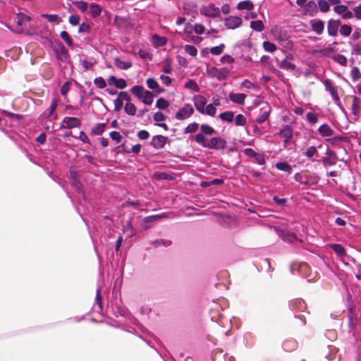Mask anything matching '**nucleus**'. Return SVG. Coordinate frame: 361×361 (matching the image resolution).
Masks as SVG:
<instances>
[{
  "mask_svg": "<svg viewBox=\"0 0 361 361\" xmlns=\"http://www.w3.org/2000/svg\"><path fill=\"white\" fill-rule=\"evenodd\" d=\"M101 11V7L98 4L92 3L90 5V12L92 17L95 18L99 16Z\"/></svg>",
  "mask_w": 361,
  "mask_h": 361,
  "instance_id": "c85d7f7f",
  "label": "nucleus"
},
{
  "mask_svg": "<svg viewBox=\"0 0 361 361\" xmlns=\"http://www.w3.org/2000/svg\"><path fill=\"white\" fill-rule=\"evenodd\" d=\"M194 32L197 35H202L205 32V27L202 24H195L193 26Z\"/></svg>",
  "mask_w": 361,
  "mask_h": 361,
  "instance_id": "6e6d98bb",
  "label": "nucleus"
},
{
  "mask_svg": "<svg viewBox=\"0 0 361 361\" xmlns=\"http://www.w3.org/2000/svg\"><path fill=\"white\" fill-rule=\"evenodd\" d=\"M233 121L236 126H243L246 123L247 119L243 114H238Z\"/></svg>",
  "mask_w": 361,
  "mask_h": 361,
  "instance_id": "58836bf2",
  "label": "nucleus"
},
{
  "mask_svg": "<svg viewBox=\"0 0 361 361\" xmlns=\"http://www.w3.org/2000/svg\"><path fill=\"white\" fill-rule=\"evenodd\" d=\"M94 83L97 87L101 89L105 87L106 85L104 79L102 77L96 78L94 80Z\"/></svg>",
  "mask_w": 361,
  "mask_h": 361,
  "instance_id": "8fccbe9b",
  "label": "nucleus"
},
{
  "mask_svg": "<svg viewBox=\"0 0 361 361\" xmlns=\"http://www.w3.org/2000/svg\"><path fill=\"white\" fill-rule=\"evenodd\" d=\"M254 8L253 3L250 0L243 1L238 4L237 8L238 10L251 11Z\"/></svg>",
  "mask_w": 361,
  "mask_h": 361,
  "instance_id": "b1692460",
  "label": "nucleus"
},
{
  "mask_svg": "<svg viewBox=\"0 0 361 361\" xmlns=\"http://www.w3.org/2000/svg\"><path fill=\"white\" fill-rule=\"evenodd\" d=\"M233 117H234V113L231 111L223 112L219 115V118L221 120L228 121L229 123H231L233 121Z\"/></svg>",
  "mask_w": 361,
  "mask_h": 361,
  "instance_id": "2f4dec72",
  "label": "nucleus"
},
{
  "mask_svg": "<svg viewBox=\"0 0 361 361\" xmlns=\"http://www.w3.org/2000/svg\"><path fill=\"white\" fill-rule=\"evenodd\" d=\"M318 7L321 12L326 13L330 9V6L329 2L326 0H319L318 1Z\"/></svg>",
  "mask_w": 361,
  "mask_h": 361,
  "instance_id": "473e14b6",
  "label": "nucleus"
},
{
  "mask_svg": "<svg viewBox=\"0 0 361 361\" xmlns=\"http://www.w3.org/2000/svg\"><path fill=\"white\" fill-rule=\"evenodd\" d=\"M326 156L327 157L324 160V164L325 165H334L336 162V153L333 151L326 150Z\"/></svg>",
  "mask_w": 361,
  "mask_h": 361,
  "instance_id": "aec40b11",
  "label": "nucleus"
},
{
  "mask_svg": "<svg viewBox=\"0 0 361 361\" xmlns=\"http://www.w3.org/2000/svg\"><path fill=\"white\" fill-rule=\"evenodd\" d=\"M212 71H215L214 77H216L219 80H221L226 78L229 74V70L226 68L218 69L215 67H212L209 70V73H212Z\"/></svg>",
  "mask_w": 361,
  "mask_h": 361,
  "instance_id": "ddd939ff",
  "label": "nucleus"
},
{
  "mask_svg": "<svg viewBox=\"0 0 361 361\" xmlns=\"http://www.w3.org/2000/svg\"><path fill=\"white\" fill-rule=\"evenodd\" d=\"M184 49L191 56H195L197 54V49L192 45H185Z\"/></svg>",
  "mask_w": 361,
  "mask_h": 361,
  "instance_id": "49530a36",
  "label": "nucleus"
},
{
  "mask_svg": "<svg viewBox=\"0 0 361 361\" xmlns=\"http://www.w3.org/2000/svg\"><path fill=\"white\" fill-rule=\"evenodd\" d=\"M339 32L341 35L348 37L351 34L352 28L348 25H343L341 26Z\"/></svg>",
  "mask_w": 361,
  "mask_h": 361,
  "instance_id": "e433bc0d",
  "label": "nucleus"
},
{
  "mask_svg": "<svg viewBox=\"0 0 361 361\" xmlns=\"http://www.w3.org/2000/svg\"><path fill=\"white\" fill-rule=\"evenodd\" d=\"M334 60L340 63L342 66H346L347 65V59L345 56L341 55V54H337L334 56Z\"/></svg>",
  "mask_w": 361,
  "mask_h": 361,
  "instance_id": "3c124183",
  "label": "nucleus"
},
{
  "mask_svg": "<svg viewBox=\"0 0 361 361\" xmlns=\"http://www.w3.org/2000/svg\"><path fill=\"white\" fill-rule=\"evenodd\" d=\"M142 102L147 105H151L153 102V94L149 91H147L145 94L142 97Z\"/></svg>",
  "mask_w": 361,
  "mask_h": 361,
  "instance_id": "c9c22d12",
  "label": "nucleus"
},
{
  "mask_svg": "<svg viewBox=\"0 0 361 361\" xmlns=\"http://www.w3.org/2000/svg\"><path fill=\"white\" fill-rule=\"evenodd\" d=\"M197 6L195 3L192 1L185 2L183 4V9L185 14L190 15L193 11H195Z\"/></svg>",
  "mask_w": 361,
  "mask_h": 361,
  "instance_id": "bb28decb",
  "label": "nucleus"
},
{
  "mask_svg": "<svg viewBox=\"0 0 361 361\" xmlns=\"http://www.w3.org/2000/svg\"><path fill=\"white\" fill-rule=\"evenodd\" d=\"M300 12L304 16H314L317 13V6L314 1H310L300 8Z\"/></svg>",
  "mask_w": 361,
  "mask_h": 361,
  "instance_id": "7ed1b4c3",
  "label": "nucleus"
},
{
  "mask_svg": "<svg viewBox=\"0 0 361 361\" xmlns=\"http://www.w3.org/2000/svg\"><path fill=\"white\" fill-rule=\"evenodd\" d=\"M307 119L312 123H316L317 122V115L311 112L307 114Z\"/></svg>",
  "mask_w": 361,
  "mask_h": 361,
  "instance_id": "e2e57ef3",
  "label": "nucleus"
},
{
  "mask_svg": "<svg viewBox=\"0 0 361 361\" xmlns=\"http://www.w3.org/2000/svg\"><path fill=\"white\" fill-rule=\"evenodd\" d=\"M361 101L357 97H354L352 106V111L354 114H357L360 109Z\"/></svg>",
  "mask_w": 361,
  "mask_h": 361,
  "instance_id": "a18cd8bd",
  "label": "nucleus"
},
{
  "mask_svg": "<svg viewBox=\"0 0 361 361\" xmlns=\"http://www.w3.org/2000/svg\"><path fill=\"white\" fill-rule=\"evenodd\" d=\"M166 116L161 112H156L154 115V120L156 122H161L165 121Z\"/></svg>",
  "mask_w": 361,
  "mask_h": 361,
  "instance_id": "680f3d73",
  "label": "nucleus"
},
{
  "mask_svg": "<svg viewBox=\"0 0 361 361\" xmlns=\"http://www.w3.org/2000/svg\"><path fill=\"white\" fill-rule=\"evenodd\" d=\"M74 5L81 11H86L88 8V4L85 1H75Z\"/></svg>",
  "mask_w": 361,
  "mask_h": 361,
  "instance_id": "603ef678",
  "label": "nucleus"
},
{
  "mask_svg": "<svg viewBox=\"0 0 361 361\" xmlns=\"http://www.w3.org/2000/svg\"><path fill=\"white\" fill-rule=\"evenodd\" d=\"M105 128V125L103 123L97 124L92 129V133L95 135H100L103 133Z\"/></svg>",
  "mask_w": 361,
  "mask_h": 361,
  "instance_id": "5fc2aeb1",
  "label": "nucleus"
},
{
  "mask_svg": "<svg viewBox=\"0 0 361 361\" xmlns=\"http://www.w3.org/2000/svg\"><path fill=\"white\" fill-rule=\"evenodd\" d=\"M185 87L187 89L192 90L195 92L200 91V88H199L198 85H197V83L194 80H190L185 82Z\"/></svg>",
  "mask_w": 361,
  "mask_h": 361,
  "instance_id": "c03bdc74",
  "label": "nucleus"
},
{
  "mask_svg": "<svg viewBox=\"0 0 361 361\" xmlns=\"http://www.w3.org/2000/svg\"><path fill=\"white\" fill-rule=\"evenodd\" d=\"M108 84L109 85L115 86L118 89H124L127 87V83L124 79H118L113 75L108 78Z\"/></svg>",
  "mask_w": 361,
  "mask_h": 361,
  "instance_id": "f8f14e48",
  "label": "nucleus"
},
{
  "mask_svg": "<svg viewBox=\"0 0 361 361\" xmlns=\"http://www.w3.org/2000/svg\"><path fill=\"white\" fill-rule=\"evenodd\" d=\"M194 114V109L190 104H185L176 114V118L178 120H185L190 118Z\"/></svg>",
  "mask_w": 361,
  "mask_h": 361,
  "instance_id": "f03ea898",
  "label": "nucleus"
},
{
  "mask_svg": "<svg viewBox=\"0 0 361 361\" xmlns=\"http://www.w3.org/2000/svg\"><path fill=\"white\" fill-rule=\"evenodd\" d=\"M246 97V94L242 93H231L229 94L231 101L238 104H244Z\"/></svg>",
  "mask_w": 361,
  "mask_h": 361,
  "instance_id": "f3484780",
  "label": "nucleus"
},
{
  "mask_svg": "<svg viewBox=\"0 0 361 361\" xmlns=\"http://www.w3.org/2000/svg\"><path fill=\"white\" fill-rule=\"evenodd\" d=\"M110 137L113 140H115L117 143L121 142L122 135L117 131H113L110 133Z\"/></svg>",
  "mask_w": 361,
  "mask_h": 361,
  "instance_id": "4d7b16f0",
  "label": "nucleus"
},
{
  "mask_svg": "<svg viewBox=\"0 0 361 361\" xmlns=\"http://www.w3.org/2000/svg\"><path fill=\"white\" fill-rule=\"evenodd\" d=\"M225 141L220 137H214L211 138L207 143V148L209 149H220L225 146Z\"/></svg>",
  "mask_w": 361,
  "mask_h": 361,
  "instance_id": "1a4fd4ad",
  "label": "nucleus"
},
{
  "mask_svg": "<svg viewBox=\"0 0 361 361\" xmlns=\"http://www.w3.org/2000/svg\"><path fill=\"white\" fill-rule=\"evenodd\" d=\"M263 48L266 51L274 52L276 49V46L272 42L265 41L263 42Z\"/></svg>",
  "mask_w": 361,
  "mask_h": 361,
  "instance_id": "ea45409f",
  "label": "nucleus"
},
{
  "mask_svg": "<svg viewBox=\"0 0 361 361\" xmlns=\"http://www.w3.org/2000/svg\"><path fill=\"white\" fill-rule=\"evenodd\" d=\"M156 106L159 109H166L169 107V103L167 100L163 98H159L157 101Z\"/></svg>",
  "mask_w": 361,
  "mask_h": 361,
  "instance_id": "37998d69",
  "label": "nucleus"
},
{
  "mask_svg": "<svg viewBox=\"0 0 361 361\" xmlns=\"http://www.w3.org/2000/svg\"><path fill=\"white\" fill-rule=\"evenodd\" d=\"M200 133L207 135H212L215 133V130L212 126L207 124H202L200 126Z\"/></svg>",
  "mask_w": 361,
  "mask_h": 361,
  "instance_id": "c756f323",
  "label": "nucleus"
},
{
  "mask_svg": "<svg viewBox=\"0 0 361 361\" xmlns=\"http://www.w3.org/2000/svg\"><path fill=\"white\" fill-rule=\"evenodd\" d=\"M114 65L119 69L126 70L132 66L130 61H124L119 58L114 59Z\"/></svg>",
  "mask_w": 361,
  "mask_h": 361,
  "instance_id": "412c9836",
  "label": "nucleus"
},
{
  "mask_svg": "<svg viewBox=\"0 0 361 361\" xmlns=\"http://www.w3.org/2000/svg\"><path fill=\"white\" fill-rule=\"evenodd\" d=\"M351 73L353 75L354 80H357L361 78V74L360 73L358 68L357 67H353L352 68Z\"/></svg>",
  "mask_w": 361,
  "mask_h": 361,
  "instance_id": "338daca9",
  "label": "nucleus"
},
{
  "mask_svg": "<svg viewBox=\"0 0 361 361\" xmlns=\"http://www.w3.org/2000/svg\"><path fill=\"white\" fill-rule=\"evenodd\" d=\"M292 56H288L286 59L281 61L279 66L280 68L286 70L293 71L295 66L292 63Z\"/></svg>",
  "mask_w": 361,
  "mask_h": 361,
  "instance_id": "2eb2a0df",
  "label": "nucleus"
},
{
  "mask_svg": "<svg viewBox=\"0 0 361 361\" xmlns=\"http://www.w3.org/2000/svg\"><path fill=\"white\" fill-rule=\"evenodd\" d=\"M310 25L312 30L317 35H321L324 29V23L318 19H314L310 21Z\"/></svg>",
  "mask_w": 361,
  "mask_h": 361,
  "instance_id": "4468645a",
  "label": "nucleus"
},
{
  "mask_svg": "<svg viewBox=\"0 0 361 361\" xmlns=\"http://www.w3.org/2000/svg\"><path fill=\"white\" fill-rule=\"evenodd\" d=\"M255 85L251 82L250 81L245 80L241 83V88L245 89H251L252 87H255Z\"/></svg>",
  "mask_w": 361,
  "mask_h": 361,
  "instance_id": "774afa93",
  "label": "nucleus"
},
{
  "mask_svg": "<svg viewBox=\"0 0 361 361\" xmlns=\"http://www.w3.org/2000/svg\"><path fill=\"white\" fill-rule=\"evenodd\" d=\"M147 87L155 91L157 94L162 93L164 90L159 87L158 82L154 78H148L146 81Z\"/></svg>",
  "mask_w": 361,
  "mask_h": 361,
  "instance_id": "dca6fc26",
  "label": "nucleus"
},
{
  "mask_svg": "<svg viewBox=\"0 0 361 361\" xmlns=\"http://www.w3.org/2000/svg\"><path fill=\"white\" fill-rule=\"evenodd\" d=\"M281 135L285 138L284 142L287 143L289 140L292 137L293 130L290 126H286L284 127L280 133Z\"/></svg>",
  "mask_w": 361,
  "mask_h": 361,
  "instance_id": "393cba45",
  "label": "nucleus"
},
{
  "mask_svg": "<svg viewBox=\"0 0 361 361\" xmlns=\"http://www.w3.org/2000/svg\"><path fill=\"white\" fill-rule=\"evenodd\" d=\"M341 23L338 20L331 19L328 21L327 30L331 36H336L337 35L338 27Z\"/></svg>",
  "mask_w": 361,
  "mask_h": 361,
  "instance_id": "9b49d317",
  "label": "nucleus"
},
{
  "mask_svg": "<svg viewBox=\"0 0 361 361\" xmlns=\"http://www.w3.org/2000/svg\"><path fill=\"white\" fill-rule=\"evenodd\" d=\"M199 128V124L194 122L191 123L185 128V133H191L197 131Z\"/></svg>",
  "mask_w": 361,
  "mask_h": 361,
  "instance_id": "de8ad7c7",
  "label": "nucleus"
},
{
  "mask_svg": "<svg viewBox=\"0 0 361 361\" xmlns=\"http://www.w3.org/2000/svg\"><path fill=\"white\" fill-rule=\"evenodd\" d=\"M334 11L341 16L343 19H351L353 13L348 9V6L343 4H338L334 7Z\"/></svg>",
  "mask_w": 361,
  "mask_h": 361,
  "instance_id": "423d86ee",
  "label": "nucleus"
},
{
  "mask_svg": "<svg viewBox=\"0 0 361 361\" xmlns=\"http://www.w3.org/2000/svg\"><path fill=\"white\" fill-rule=\"evenodd\" d=\"M80 125V121L75 117H66L62 121V126L66 128H73L78 127Z\"/></svg>",
  "mask_w": 361,
  "mask_h": 361,
  "instance_id": "9d476101",
  "label": "nucleus"
},
{
  "mask_svg": "<svg viewBox=\"0 0 361 361\" xmlns=\"http://www.w3.org/2000/svg\"><path fill=\"white\" fill-rule=\"evenodd\" d=\"M334 252L339 256H343L345 254L344 247L339 244H333L331 245Z\"/></svg>",
  "mask_w": 361,
  "mask_h": 361,
  "instance_id": "a19ab883",
  "label": "nucleus"
},
{
  "mask_svg": "<svg viewBox=\"0 0 361 361\" xmlns=\"http://www.w3.org/2000/svg\"><path fill=\"white\" fill-rule=\"evenodd\" d=\"M276 168L280 171L291 173V167L286 162H279L276 164Z\"/></svg>",
  "mask_w": 361,
  "mask_h": 361,
  "instance_id": "79ce46f5",
  "label": "nucleus"
},
{
  "mask_svg": "<svg viewBox=\"0 0 361 361\" xmlns=\"http://www.w3.org/2000/svg\"><path fill=\"white\" fill-rule=\"evenodd\" d=\"M68 20L70 24H71L72 25H77L80 23V18L79 16L73 15L69 17Z\"/></svg>",
  "mask_w": 361,
  "mask_h": 361,
  "instance_id": "bf43d9fd",
  "label": "nucleus"
},
{
  "mask_svg": "<svg viewBox=\"0 0 361 361\" xmlns=\"http://www.w3.org/2000/svg\"><path fill=\"white\" fill-rule=\"evenodd\" d=\"M353 11L355 17L357 20H361V4L357 6H355L353 8Z\"/></svg>",
  "mask_w": 361,
  "mask_h": 361,
  "instance_id": "052dcab7",
  "label": "nucleus"
},
{
  "mask_svg": "<svg viewBox=\"0 0 361 361\" xmlns=\"http://www.w3.org/2000/svg\"><path fill=\"white\" fill-rule=\"evenodd\" d=\"M317 153V150L316 149L315 147L314 146H311L310 147L306 152H305V155L309 157V158H311L314 155H315Z\"/></svg>",
  "mask_w": 361,
  "mask_h": 361,
  "instance_id": "13d9d810",
  "label": "nucleus"
},
{
  "mask_svg": "<svg viewBox=\"0 0 361 361\" xmlns=\"http://www.w3.org/2000/svg\"><path fill=\"white\" fill-rule=\"evenodd\" d=\"M125 100L126 102L130 101V97L129 94L126 92H121L118 94V97L114 99V110L116 111H119L121 110L123 107V101Z\"/></svg>",
  "mask_w": 361,
  "mask_h": 361,
  "instance_id": "0eeeda50",
  "label": "nucleus"
},
{
  "mask_svg": "<svg viewBox=\"0 0 361 361\" xmlns=\"http://www.w3.org/2000/svg\"><path fill=\"white\" fill-rule=\"evenodd\" d=\"M167 42V39L164 37L159 36L158 35H154L152 37V43L156 47H163Z\"/></svg>",
  "mask_w": 361,
  "mask_h": 361,
  "instance_id": "a211bd4d",
  "label": "nucleus"
},
{
  "mask_svg": "<svg viewBox=\"0 0 361 361\" xmlns=\"http://www.w3.org/2000/svg\"><path fill=\"white\" fill-rule=\"evenodd\" d=\"M42 17L46 18L50 23L58 22L59 16L56 14H42Z\"/></svg>",
  "mask_w": 361,
  "mask_h": 361,
  "instance_id": "09e8293b",
  "label": "nucleus"
},
{
  "mask_svg": "<svg viewBox=\"0 0 361 361\" xmlns=\"http://www.w3.org/2000/svg\"><path fill=\"white\" fill-rule=\"evenodd\" d=\"M147 91V90H145L143 87L140 85H135L131 88V92L140 100Z\"/></svg>",
  "mask_w": 361,
  "mask_h": 361,
  "instance_id": "5701e85b",
  "label": "nucleus"
},
{
  "mask_svg": "<svg viewBox=\"0 0 361 361\" xmlns=\"http://www.w3.org/2000/svg\"><path fill=\"white\" fill-rule=\"evenodd\" d=\"M318 130L323 137H330L334 135V130L327 124L322 125Z\"/></svg>",
  "mask_w": 361,
  "mask_h": 361,
  "instance_id": "6ab92c4d",
  "label": "nucleus"
},
{
  "mask_svg": "<svg viewBox=\"0 0 361 361\" xmlns=\"http://www.w3.org/2000/svg\"><path fill=\"white\" fill-rule=\"evenodd\" d=\"M233 61H234L233 58L229 55H224V56H222L220 59V61L222 63H231L233 62Z\"/></svg>",
  "mask_w": 361,
  "mask_h": 361,
  "instance_id": "69168bd1",
  "label": "nucleus"
},
{
  "mask_svg": "<svg viewBox=\"0 0 361 361\" xmlns=\"http://www.w3.org/2000/svg\"><path fill=\"white\" fill-rule=\"evenodd\" d=\"M225 45L224 44H221L219 46L212 47L210 49V52L214 55L218 56L223 53Z\"/></svg>",
  "mask_w": 361,
  "mask_h": 361,
  "instance_id": "4c0bfd02",
  "label": "nucleus"
},
{
  "mask_svg": "<svg viewBox=\"0 0 361 361\" xmlns=\"http://www.w3.org/2000/svg\"><path fill=\"white\" fill-rule=\"evenodd\" d=\"M250 27L252 30L257 32H261L264 30V24L262 20L252 21L250 23Z\"/></svg>",
  "mask_w": 361,
  "mask_h": 361,
  "instance_id": "72a5a7b5",
  "label": "nucleus"
},
{
  "mask_svg": "<svg viewBox=\"0 0 361 361\" xmlns=\"http://www.w3.org/2000/svg\"><path fill=\"white\" fill-rule=\"evenodd\" d=\"M192 102L194 103V105L198 112H202L203 109L204 108L205 105L207 104V99L200 94H197L193 96L192 97Z\"/></svg>",
  "mask_w": 361,
  "mask_h": 361,
  "instance_id": "6e6552de",
  "label": "nucleus"
},
{
  "mask_svg": "<svg viewBox=\"0 0 361 361\" xmlns=\"http://www.w3.org/2000/svg\"><path fill=\"white\" fill-rule=\"evenodd\" d=\"M200 12L202 15L212 18H218L221 16L219 8L212 3L202 6L200 9Z\"/></svg>",
  "mask_w": 361,
  "mask_h": 361,
  "instance_id": "f257e3e1",
  "label": "nucleus"
},
{
  "mask_svg": "<svg viewBox=\"0 0 361 361\" xmlns=\"http://www.w3.org/2000/svg\"><path fill=\"white\" fill-rule=\"evenodd\" d=\"M334 51V48L331 46L318 51L317 52L320 56H327Z\"/></svg>",
  "mask_w": 361,
  "mask_h": 361,
  "instance_id": "864d4df0",
  "label": "nucleus"
},
{
  "mask_svg": "<svg viewBox=\"0 0 361 361\" xmlns=\"http://www.w3.org/2000/svg\"><path fill=\"white\" fill-rule=\"evenodd\" d=\"M61 38L68 44V45H71V37H69L68 32H66V31H62L61 32Z\"/></svg>",
  "mask_w": 361,
  "mask_h": 361,
  "instance_id": "0e129e2a",
  "label": "nucleus"
},
{
  "mask_svg": "<svg viewBox=\"0 0 361 361\" xmlns=\"http://www.w3.org/2000/svg\"><path fill=\"white\" fill-rule=\"evenodd\" d=\"M167 138L163 135L154 136L152 139V144L155 147H162L166 142Z\"/></svg>",
  "mask_w": 361,
  "mask_h": 361,
  "instance_id": "4be33fe9",
  "label": "nucleus"
},
{
  "mask_svg": "<svg viewBox=\"0 0 361 361\" xmlns=\"http://www.w3.org/2000/svg\"><path fill=\"white\" fill-rule=\"evenodd\" d=\"M243 23V20L238 16H229L224 20V25L227 29L233 30L240 27Z\"/></svg>",
  "mask_w": 361,
  "mask_h": 361,
  "instance_id": "39448f33",
  "label": "nucleus"
},
{
  "mask_svg": "<svg viewBox=\"0 0 361 361\" xmlns=\"http://www.w3.org/2000/svg\"><path fill=\"white\" fill-rule=\"evenodd\" d=\"M216 112V109L214 107V105H212L211 104L208 105H205L203 109V111L200 112L202 114H206L210 116H214Z\"/></svg>",
  "mask_w": 361,
  "mask_h": 361,
  "instance_id": "cd10ccee",
  "label": "nucleus"
},
{
  "mask_svg": "<svg viewBox=\"0 0 361 361\" xmlns=\"http://www.w3.org/2000/svg\"><path fill=\"white\" fill-rule=\"evenodd\" d=\"M264 110L262 113V114L257 118V122L259 123H262L264 122L269 116V113L271 111V108L267 104L266 107L263 108Z\"/></svg>",
  "mask_w": 361,
  "mask_h": 361,
  "instance_id": "a878e982",
  "label": "nucleus"
},
{
  "mask_svg": "<svg viewBox=\"0 0 361 361\" xmlns=\"http://www.w3.org/2000/svg\"><path fill=\"white\" fill-rule=\"evenodd\" d=\"M125 111L126 114L130 116H134L136 113V107L135 106L130 102H127L125 106Z\"/></svg>",
  "mask_w": 361,
  "mask_h": 361,
  "instance_id": "f704fd0d",
  "label": "nucleus"
},
{
  "mask_svg": "<svg viewBox=\"0 0 361 361\" xmlns=\"http://www.w3.org/2000/svg\"><path fill=\"white\" fill-rule=\"evenodd\" d=\"M166 217L165 214L153 215L144 218L140 222V227L143 230L150 228L153 224L159 219Z\"/></svg>",
  "mask_w": 361,
  "mask_h": 361,
  "instance_id": "20e7f679",
  "label": "nucleus"
},
{
  "mask_svg": "<svg viewBox=\"0 0 361 361\" xmlns=\"http://www.w3.org/2000/svg\"><path fill=\"white\" fill-rule=\"evenodd\" d=\"M205 135L202 133H199L195 135V140L202 147L207 148L208 141H207Z\"/></svg>",
  "mask_w": 361,
  "mask_h": 361,
  "instance_id": "7c9ffc66",
  "label": "nucleus"
}]
</instances>
